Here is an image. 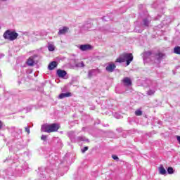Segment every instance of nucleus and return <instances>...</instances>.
<instances>
[{
    "label": "nucleus",
    "instance_id": "obj_28",
    "mask_svg": "<svg viewBox=\"0 0 180 180\" xmlns=\"http://www.w3.org/2000/svg\"><path fill=\"white\" fill-rule=\"evenodd\" d=\"M2 126H4V123H2L1 121H0V129H2Z\"/></svg>",
    "mask_w": 180,
    "mask_h": 180
},
{
    "label": "nucleus",
    "instance_id": "obj_32",
    "mask_svg": "<svg viewBox=\"0 0 180 180\" xmlns=\"http://www.w3.org/2000/svg\"><path fill=\"white\" fill-rule=\"evenodd\" d=\"M4 1H6V0H4Z\"/></svg>",
    "mask_w": 180,
    "mask_h": 180
},
{
    "label": "nucleus",
    "instance_id": "obj_4",
    "mask_svg": "<svg viewBox=\"0 0 180 180\" xmlns=\"http://www.w3.org/2000/svg\"><path fill=\"white\" fill-rule=\"evenodd\" d=\"M165 56V55L164 53H161L156 54L155 56L154 63H155V64H160V63H161V60L164 58Z\"/></svg>",
    "mask_w": 180,
    "mask_h": 180
},
{
    "label": "nucleus",
    "instance_id": "obj_5",
    "mask_svg": "<svg viewBox=\"0 0 180 180\" xmlns=\"http://www.w3.org/2000/svg\"><path fill=\"white\" fill-rule=\"evenodd\" d=\"M79 49L82 51H88V50H91L92 49V46L89 44H83V45H79Z\"/></svg>",
    "mask_w": 180,
    "mask_h": 180
},
{
    "label": "nucleus",
    "instance_id": "obj_13",
    "mask_svg": "<svg viewBox=\"0 0 180 180\" xmlns=\"http://www.w3.org/2000/svg\"><path fill=\"white\" fill-rule=\"evenodd\" d=\"M56 67H57V62L56 61H53V62H51L49 66H48V68L49 70H54V68H56Z\"/></svg>",
    "mask_w": 180,
    "mask_h": 180
},
{
    "label": "nucleus",
    "instance_id": "obj_22",
    "mask_svg": "<svg viewBox=\"0 0 180 180\" xmlns=\"http://www.w3.org/2000/svg\"><path fill=\"white\" fill-rule=\"evenodd\" d=\"M41 139L43 140L44 141H46V140H47V136L42 135Z\"/></svg>",
    "mask_w": 180,
    "mask_h": 180
},
{
    "label": "nucleus",
    "instance_id": "obj_14",
    "mask_svg": "<svg viewBox=\"0 0 180 180\" xmlns=\"http://www.w3.org/2000/svg\"><path fill=\"white\" fill-rule=\"evenodd\" d=\"M48 49L49 51H54V50H56V46H54V44H48Z\"/></svg>",
    "mask_w": 180,
    "mask_h": 180
},
{
    "label": "nucleus",
    "instance_id": "obj_1",
    "mask_svg": "<svg viewBox=\"0 0 180 180\" xmlns=\"http://www.w3.org/2000/svg\"><path fill=\"white\" fill-rule=\"evenodd\" d=\"M60 129L59 124H45L42 125L41 130L44 133H54V131H58Z\"/></svg>",
    "mask_w": 180,
    "mask_h": 180
},
{
    "label": "nucleus",
    "instance_id": "obj_10",
    "mask_svg": "<svg viewBox=\"0 0 180 180\" xmlns=\"http://www.w3.org/2000/svg\"><path fill=\"white\" fill-rule=\"evenodd\" d=\"M71 93H62L58 96V99H64V98H70Z\"/></svg>",
    "mask_w": 180,
    "mask_h": 180
},
{
    "label": "nucleus",
    "instance_id": "obj_25",
    "mask_svg": "<svg viewBox=\"0 0 180 180\" xmlns=\"http://www.w3.org/2000/svg\"><path fill=\"white\" fill-rule=\"evenodd\" d=\"M144 56H151V52H150V51L145 52Z\"/></svg>",
    "mask_w": 180,
    "mask_h": 180
},
{
    "label": "nucleus",
    "instance_id": "obj_24",
    "mask_svg": "<svg viewBox=\"0 0 180 180\" xmlns=\"http://www.w3.org/2000/svg\"><path fill=\"white\" fill-rule=\"evenodd\" d=\"M78 67H85V65L84 64V62H81L78 64Z\"/></svg>",
    "mask_w": 180,
    "mask_h": 180
},
{
    "label": "nucleus",
    "instance_id": "obj_18",
    "mask_svg": "<svg viewBox=\"0 0 180 180\" xmlns=\"http://www.w3.org/2000/svg\"><path fill=\"white\" fill-rule=\"evenodd\" d=\"M135 114L136 115V116H141V115H143V112H141V110H137L135 112Z\"/></svg>",
    "mask_w": 180,
    "mask_h": 180
},
{
    "label": "nucleus",
    "instance_id": "obj_8",
    "mask_svg": "<svg viewBox=\"0 0 180 180\" xmlns=\"http://www.w3.org/2000/svg\"><path fill=\"white\" fill-rule=\"evenodd\" d=\"M68 30H70V28L68 27H63V28H60L59 30L58 34H59L60 36H61V34H65V33H68Z\"/></svg>",
    "mask_w": 180,
    "mask_h": 180
},
{
    "label": "nucleus",
    "instance_id": "obj_26",
    "mask_svg": "<svg viewBox=\"0 0 180 180\" xmlns=\"http://www.w3.org/2000/svg\"><path fill=\"white\" fill-rule=\"evenodd\" d=\"M80 140H81L82 141H89L88 139H85V138H84V137H81V138H80Z\"/></svg>",
    "mask_w": 180,
    "mask_h": 180
},
{
    "label": "nucleus",
    "instance_id": "obj_12",
    "mask_svg": "<svg viewBox=\"0 0 180 180\" xmlns=\"http://www.w3.org/2000/svg\"><path fill=\"white\" fill-rule=\"evenodd\" d=\"M27 64L30 67H33V65H34V60L33 59L32 57H30L28 58V60L27 61Z\"/></svg>",
    "mask_w": 180,
    "mask_h": 180
},
{
    "label": "nucleus",
    "instance_id": "obj_27",
    "mask_svg": "<svg viewBox=\"0 0 180 180\" xmlns=\"http://www.w3.org/2000/svg\"><path fill=\"white\" fill-rule=\"evenodd\" d=\"M177 141L179 142V144H180V136H176Z\"/></svg>",
    "mask_w": 180,
    "mask_h": 180
},
{
    "label": "nucleus",
    "instance_id": "obj_3",
    "mask_svg": "<svg viewBox=\"0 0 180 180\" xmlns=\"http://www.w3.org/2000/svg\"><path fill=\"white\" fill-rule=\"evenodd\" d=\"M18 36H19V34L11 30H7L4 34V39H6V40H9L10 41H13V40H16L18 39Z\"/></svg>",
    "mask_w": 180,
    "mask_h": 180
},
{
    "label": "nucleus",
    "instance_id": "obj_21",
    "mask_svg": "<svg viewBox=\"0 0 180 180\" xmlns=\"http://www.w3.org/2000/svg\"><path fill=\"white\" fill-rule=\"evenodd\" d=\"M25 130L26 132H27V134H30V127H26L25 128Z\"/></svg>",
    "mask_w": 180,
    "mask_h": 180
},
{
    "label": "nucleus",
    "instance_id": "obj_20",
    "mask_svg": "<svg viewBox=\"0 0 180 180\" xmlns=\"http://www.w3.org/2000/svg\"><path fill=\"white\" fill-rule=\"evenodd\" d=\"M143 25L144 26H148L150 25V21L148 20H143Z\"/></svg>",
    "mask_w": 180,
    "mask_h": 180
},
{
    "label": "nucleus",
    "instance_id": "obj_15",
    "mask_svg": "<svg viewBox=\"0 0 180 180\" xmlns=\"http://www.w3.org/2000/svg\"><path fill=\"white\" fill-rule=\"evenodd\" d=\"M174 53L175 54H180V46H176L174 49Z\"/></svg>",
    "mask_w": 180,
    "mask_h": 180
},
{
    "label": "nucleus",
    "instance_id": "obj_30",
    "mask_svg": "<svg viewBox=\"0 0 180 180\" xmlns=\"http://www.w3.org/2000/svg\"><path fill=\"white\" fill-rule=\"evenodd\" d=\"M37 40H39V39H34V41H37Z\"/></svg>",
    "mask_w": 180,
    "mask_h": 180
},
{
    "label": "nucleus",
    "instance_id": "obj_9",
    "mask_svg": "<svg viewBox=\"0 0 180 180\" xmlns=\"http://www.w3.org/2000/svg\"><path fill=\"white\" fill-rule=\"evenodd\" d=\"M57 75L60 78H64V77L67 75V72H65V70H58Z\"/></svg>",
    "mask_w": 180,
    "mask_h": 180
},
{
    "label": "nucleus",
    "instance_id": "obj_2",
    "mask_svg": "<svg viewBox=\"0 0 180 180\" xmlns=\"http://www.w3.org/2000/svg\"><path fill=\"white\" fill-rule=\"evenodd\" d=\"M125 61L127 65H130V63L133 61V54L124 53L121 54L116 60V63H124Z\"/></svg>",
    "mask_w": 180,
    "mask_h": 180
},
{
    "label": "nucleus",
    "instance_id": "obj_7",
    "mask_svg": "<svg viewBox=\"0 0 180 180\" xmlns=\"http://www.w3.org/2000/svg\"><path fill=\"white\" fill-rule=\"evenodd\" d=\"M122 82H123L124 86H131V79L130 77H124Z\"/></svg>",
    "mask_w": 180,
    "mask_h": 180
},
{
    "label": "nucleus",
    "instance_id": "obj_23",
    "mask_svg": "<svg viewBox=\"0 0 180 180\" xmlns=\"http://www.w3.org/2000/svg\"><path fill=\"white\" fill-rule=\"evenodd\" d=\"M85 151H88V146H85L82 149V153H85Z\"/></svg>",
    "mask_w": 180,
    "mask_h": 180
},
{
    "label": "nucleus",
    "instance_id": "obj_31",
    "mask_svg": "<svg viewBox=\"0 0 180 180\" xmlns=\"http://www.w3.org/2000/svg\"><path fill=\"white\" fill-rule=\"evenodd\" d=\"M114 160H119V159H117V158H114Z\"/></svg>",
    "mask_w": 180,
    "mask_h": 180
},
{
    "label": "nucleus",
    "instance_id": "obj_16",
    "mask_svg": "<svg viewBox=\"0 0 180 180\" xmlns=\"http://www.w3.org/2000/svg\"><path fill=\"white\" fill-rule=\"evenodd\" d=\"M94 74H95V70H91L89 71V73H88L89 78H92V76L94 75Z\"/></svg>",
    "mask_w": 180,
    "mask_h": 180
},
{
    "label": "nucleus",
    "instance_id": "obj_11",
    "mask_svg": "<svg viewBox=\"0 0 180 180\" xmlns=\"http://www.w3.org/2000/svg\"><path fill=\"white\" fill-rule=\"evenodd\" d=\"M158 169L159 174H160V175H165V174H167V170L165 169V168H164V166L162 165H160Z\"/></svg>",
    "mask_w": 180,
    "mask_h": 180
},
{
    "label": "nucleus",
    "instance_id": "obj_29",
    "mask_svg": "<svg viewBox=\"0 0 180 180\" xmlns=\"http://www.w3.org/2000/svg\"><path fill=\"white\" fill-rule=\"evenodd\" d=\"M112 158H119L116 155H112Z\"/></svg>",
    "mask_w": 180,
    "mask_h": 180
},
{
    "label": "nucleus",
    "instance_id": "obj_19",
    "mask_svg": "<svg viewBox=\"0 0 180 180\" xmlns=\"http://www.w3.org/2000/svg\"><path fill=\"white\" fill-rule=\"evenodd\" d=\"M155 94V91L154 90H149L147 91V95H154Z\"/></svg>",
    "mask_w": 180,
    "mask_h": 180
},
{
    "label": "nucleus",
    "instance_id": "obj_17",
    "mask_svg": "<svg viewBox=\"0 0 180 180\" xmlns=\"http://www.w3.org/2000/svg\"><path fill=\"white\" fill-rule=\"evenodd\" d=\"M167 174H174V168L168 167L167 168Z\"/></svg>",
    "mask_w": 180,
    "mask_h": 180
},
{
    "label": "nucleus",
    "instance_id": "obj_6",
    "mask_svg": "<svg viewBox=\"0 0 180 180\" xmlns=\"http://www.w3.org/2000/svg\"><path fill=\"white\" fill-rule=\"evenodd\" d=\"M115 68H116V65H115L113 63H110L106 67V71L108 72H113Z\"/></svg>",
    "mask_w": 180,
    "mask_h": 180
}]
</instances>
